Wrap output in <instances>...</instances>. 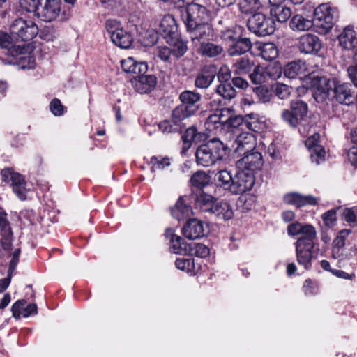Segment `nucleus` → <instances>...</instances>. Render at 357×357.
Segmentation results:
<instances>
[{
    "label": "nucleus",
    "mask_w": 357,
    "mask_h": 357,
    "mask_svg": "<svg viewBox=\"0 0 357 357\" xmlns=\"http://www.w3.org/2000/svg\"><path fill=\"white\" fill-rule=\"evenodd\" d=\"M226 146L218 139H213L200 145L196 151V162L202 167H211L225 155Z\"/></svg>",
    "instance_id": "f257e3e1"
},
{
    "label": "nucleus",
    "mask_w": 357,
    "mask_h": 357,
    "mask_svg": "<svg viewBox=\"0 0 357 357\" xmlns=\"http://www.w3.org/2000/svg\"><path fill=\"white\" fill-rule=\"evenodd\" d=\"M179 99L181 104L176 107V116H183L185 119L194 116L199 109L201 95L195 91L186 90L181 93Z\"/></svg>",
    "instance_id": "f03ea898"
},
{
    "label": "nucleus",
    "mask_w": 357,
    "mask_h": 357,
    "mask_svg": "<svg viewBox=\"0 0 357 357\" xmlns=\"http://www.w3.org/2000/svg\"><path fill=\"white\" fill-rule=\"evenodd\" d=\"M313 30L319 34L327 33L333 25V9L328 3H323L314 11Z\"/></svg>",
    "instance_id": "7ed1b4c3"
},
{
    "label": "nucleus",
    "mask_w": 357,
    "mask_h": 357,
    "mask_svg": "<svg viewBox=\"0 0 357 357\" xmlns=\"http://www.w3.org/2000/svg\"><path fill=\"white\" fill-rule=\"evenodd\" d=\"M105 29L111 41L121 49L129 48L132 42L133 37L131 33L125 30L121 24L116 20H108L105 23Z\"/></svg>",
    "instance_id": "20e7f679"
},
{
    "label": "nucleus",
    "mask_w": 357,
    "mask_h": 357,
    "mask_svg": "<svg viewBox=\"0 0 357 357\" xmlns=\"http://www.w3.org/2000/svg\"><path fill=\"white\" fill-rule=\"evenodd\" d=\"M9 31L13 37L22 41H26L36 36L38 33V28L33 21L19 17L10 22Z\"/></svg>",
    "instance_id": "39448f33"
},
{
    "label": "nucleus",
    "mask_w": 357,
    "mask_h": 357,
    "mask_svg": "<svg viewBox=\"0 0 357 357\" xmlns=\"http://www.w3.org/2000/svg\"><path fill=\"white\" fill-rule=\"evenodd\" d=\"M249 30L259 36H265L274 33L275 24L273 19L261 13L254 14L248 21Z\"/></svg>",
    "instance_id": "423d86ee"
},
{
    "label": "nucleus",
    "mask_w": 357,
    "mask_h": 357,
    "mask_svg": "<svg viewBox=\"0 0 357 357\" xmlns=\"http://www.w3.org/2000/svg\"><path fill=\"white\" fill-rule=\"evenodd\" d=\"M2 180L10 184L13 192L21 200L26 199L27 189L26 182L22 175L13 172L10 169H4L1 171Z\"/></svg>",
    "instance_id": "0eeeda50"
},
{
    "label": "nucleus",
    "mask_w": 357,
    "mask_h": 357,
    "mask_svg": "<svg viewBox=\"0 0 357 357\" xmlns=\"http://www.w3.org/2000/svg\"><path fill=\"white\" fill-rule=\"evenodd\" d=\"M254 184L255 176L252 172L238 169L231 183L230 192L233 194H243L250 190Z\"/></svg>",
    "instance_id": "6e6552de"
},
{
    "label": "nucleus",
    "mask_w": 357,
    "mask_h": 357,
    "mask_svg": "<svg viewBox=\"0 0 357 357\" xmlns=\"http://www.w3.org/2000/svg\"><path fill=\"white\" fill-rule=\"evenodd\" d=\"M333 86V81L326 77L314 76L310 81L313 96L319 102H323L328 98Z\"/></svg>",
    "instance_id": "1a4fd4ad"
},
{
    "label": "nucleus",
    "mask_w": 357,
    "mask_h": 357,
    "mask_svg": "<svg viewBox=\"0 0 357 357\" xmlns=\"http://www.w3.org/2000/svg\"><path fill=\"white\" fill-rule=\"evenodd\" d=\"M338 40L342 48L354 52L353 59L357 64V27L346 26L338 36Z\"/></svg>",
    "instance_id": "9d476101"
},
{
    "label": "nucleus",
    "mask_w": 357,
    "mask_h": 357,
    "mask_svg": "<svg viewBox=\"0 0 357 357\" xmlns=\"http://www.w3.org/2000/svg\"><path fill=\"white\" fill-rule=\"evenodd\" d=\"M6 217V213L0 207V231L1 236L0 257L3 255L2 250L8 252L10 251L13 248V231Z\"/></svg>",
    "instance_id": "9b49d317"
},
{
    "label": "nucleus",
    "mask_w": 357,
    "mask_h": 357,
    "mask_svg": "<svg viewBox=\"0 0 357 357\" xmlns=\"http://www.w3.org/2000/svg\"><path fill=\"white\" fill-rule=\"evenodd\" d=\"M333 98L340 104L349 105L354 101V91L349 83H340L333 80Z\"/></svg>",
    "instance_id": "f8f14e48"
},
{
    "label": "nucleus",
    "mask_w": 357,
    "mask_h": 357,
    "mask_svg": "<svg viewBox=\"0 0 357 357\" xmlns=\"http://www.w3.org/2000/svg\"><path fill=\"white\" fill-rule=\"evenodd\" d=\"M243 157L236 162L238 169L251 171L252 173L255 170L261 169L263 165V159L259 152L252 150L250 152L243 153Z\"/></svg>",
    "instance_id": "ddd939ff"
},
{
    "label": "nucleus",
    "mask_w": 357,
    "mask_h": 357,
    "mask_svg": "<svg viewBox=\"0 0 357 357\" xmlns=\"http://www.w3.org/2000/svg\"><path fill=\"white\" fill-rule=\"evenodd\" d=\"M131 83L139 93H149L155 88L157 77L153 75H140L132 79Z\"/></svg>",
    "instance_id": "4468645a"
},
{
    "label": "nucleus",
    "mask_w": 357,
    "mask_h": 357,
    "mask_svg": "<svg viewBox=\"0 0 357 357\" xmlns=\"http://www.w3.org/2000/svg\"><path fill=\"white\" fill-rule=\"evenodd\" d=\"M255 145V135L248 132H242L237 135L231 147L235 152L241 153L252 151Z\"/></svg>",
    "instance_id": "2eb2a0df"
},
{
    "label": "nucleus",
    "mask_w": 357,
    "mask_h": 357,
    "mask_svg": "<svg viewBox=\"0 0 357 357\" xmlns=\"http://www.w3.org/2000/svg\"><path fill=\"white\" fill-rule=\"evenodd\" d=\"M61 0H46L44 6L38 12V17L45 22L55 20L61 11Z\"/></svg>",
    "instance_id": "dca6fc26"
},
{
    "label": "nucleus",
    "mask_w": 357,
    "mask_h": 357,
    "mask_svg": "<svg viewBox=\"0 0 357 357\" xmlns=\"http://www.w3.org/2000/svg\"><path fill=\"white\" fill-rule=\"evenodd\" d=\"M295 245L298 263L305 269H309L311 267L312 250L314 244L304 243L303 240H297Z\"/></svg>",
    "instance_id": "f3484780"
},
{
    "label": "nucleus",
    "mask_w": 357,
    "mask_h": 357,
    "mask_svg": "<svg viewBox=\"0 0 357 357\" xmlns=\"http://www.w3.org/2000/svg\"><path fill=\"white\" fill-rule=\"evenodd\" d=\"M182 232L183 236L190 240H196L205 235L204 222L197 218L190 219L184 225Z\"/></svg>",
    "instance_id": "a211bd4d"
},
{
    "label": "nucleus",
    "mask_w": 357,
    "mask_h": 357,
    "mask_svg": "<svg viewBox=\"0 0 357 357\" xmlns=\"http://www.w3.org/2000/svg\"><path fill=\"white\" fill-rule=\"evenodd\" d=\"M298 48L305 54H316L321 50V43L317 36L305 34L300 38Z\"/></svg>",
    "instance_id": "6ab92c4d"
},
{
    "label": "nucleus",
    "mask_w": 357,
    "mask_h": 357,
    "mask_svg": "<svg viewBox=\"0 0 357 357\" xmlns=\"http://www.w3.org/2000/svg\"><path fill=\"white\" fill-rule=\"evenodd\" d=\"M217 114L220 119V124L227 126L230 130L228 134L231 135V132H235V130L242 123L241 116H232V111L228 108H222L216 109Z\"/></svg>",
    "instance_id": "aec40b11"
},
{
    "label": "nucleus",
    "mask_w": 357,
    "mask_h": 357,
    "mask_svg": "<svg viewBox=\"0 0 357 357\" xmlns=\"http://www.w3.org/2000/svg\"><path fill=\"white\" fill-rule=\"evenodd\" d=\"M165 236L169 240L170 250L175 254H186L188 250V245L184 240L174 234V230L172 228H167L165 230Z\"/></svg>",
    "instance_id": "412c9836"
},
{
    "label": "nucleus",
    "mask_w": 357,
    "mask_h": 357,
    "mask_svg": "<svg viewBox=\"0 0 357 357\" xmlns=\"http://www.w3.org/2000/svg\"><path fill=\"white\" fill-rule=\"evenodd\" d=\"M185 119L183 116H176L175 110L172 112L171 120H164L158 124L159 130L163 133H172L180 132L183 128V121Z\"/></svg>",
    "instance_id": "4be33fe9"
},
{
    "label": "nucleus",
    "mask_w": 357,
    "mask_h": 357,
    "mask_svg": "<svg viewBox=\"0 0 357 357\" xmlns=\"http://www.w3.org/2000/svg\"><path fill=\"white\" fill-rule=\"evenodd\" d=\"M216 74L217 70L215 66H205L198 74L195 79V86L201 89L208 87L213 82Z\"/></svg>",
    "instance_id": "5701e85b"
},
{
    "label": "nucleus",
    "mask_w": 357,
    "mask_h": 357,
    "mask_svg": "<svg viewBox=\"0 0 357 357\" xmlns=\"http://www.w3.org/2000/svg\"><path fill=\"white\" fill-rule=\"evenodd\" d=\"M25 300H18L12 306L13 316L19 318L22 314L24 317L37 314V306L36 304L26 305Z\"/></svg>",
    "instance_id": "b1692460"
},
{
    "label": "nucleus",
    "mask_w": 357,
    "mask_h": 357,
    "mask_svg": "<svg viewBox=\"0 0 357 357\" xmlns=\"http://www.w3.org/2000/svg\"><path fill=\"white\" fill-rule=\"evenodd\" d=\"M284 202L287 204L301 207L305 205L317 204V199L312 196H303L296 192L287 193L284 196Z\"/></svg>",
    "instance_id": "393cba45"
},
{
    "label": "nucleus",
    "mask_w": 357,
    "mask_h": 357,
    "mask_svg": "<svg viewBox=\"0 0 357 357\" xmlns=\"http://www.w3.org/2000/svg\"><path fill=\"white\" fill-rule=\"evenodd\" d=\"M192 213L191 206L185 202L183 197H180L171 208L172 216L178 221L189 218Z\"/></svg>",
    "instance_id": "a878e982"
},
{
    "label": "nucleus",
    "mask_w": 357,
    "mask_h": 357,
    "mask_svg": "<svg viewBox=\"0 0 357 357\" xmlns=\"http://www.w3.org/2000/svg\"><path fill=\"white\" fill-rule=\"evenodd\" d=\"M255 49L257 54L268 61L274 60L278 55V48L273 43H257L255 45Z\"/></svg>",
    "instance_id": "bb28decb"
},
{
    "label": "nucleus",
    "mask_w": 357,
    "mask_h": 357,
    "mask_svg": "<svg viewBox=\"0 0 357 357\" xmlns=\"http://www.w3.org/2000/svg\"><path fill=\"white\" fill-rule=\"evenodd\" d=\"M176 30L177 26L173 16L171 15L164 16L160 24V32L164 37H169L170 40H173L176 36Z\"/></svg>",
    "instance_id": "cd10ccee"
},
{
    "label": "nucleus",
    "mask_w": 357,
    "mask_h": 357,
    "mask_svg": "<svg viewBox=\"0 0 357 357\" xmlns=\"http://www.w3.org/2000/svg\"><path fill=\"white\" fill-rule=\"evenodd\" d=\"M195 0H192L190 2H172L176 4L178 7H182L185 5L188 6V10L193 14L196 18L200 22H206L208 18V13L206 8L198 3H193Z\"/></svg>",
    "instance_id": "c85d7f7f"
},
{
    "label": "nucleus",
    "mask_w": 357,
    "mask_h": 357,
    "mask_svg": "<svg viewBox=\"0 0 357 357\" xmlns=\"http://www.w3.org/2000/svg\"><path fill=\"white\" fill-rule=\"evenodd\" d=\"M121 68L126 73L137 75L146 71L147 64L145 62H137L132 57H128L121 61Z\"/></svg>",
    "instance_id": "c756f323"
},
{
    "label": "nucleus",
    "mask_w": 357,
    "mask_h": 357,
    "mask_svg": "<svg viewBox=\"0 0 357 357\" xmlns=\"http://www.w3.org/2000/svg\"><path fill=\"white\" fill-rule=\"evenodd\" d=\"M223 47L218 44L210 42H201L198 52L203 56L215 58L223 53Z\"/></svg>",
    "instance_id": "7c9ffc66"
},
{
    "label": "nucleus",
    "mask_w": 357,
    "mask_h": 357,
    "mask_svg": "<svg viewBox=\"0 0 357 357\" xmlns=\"http://www.w3.org/2000/svg\"><path fill=\"white\" fill-rule=\"evenodd\" d=\"M351 232L350 229H344L340 231L333 241L332 256L333 258H339L342 253L341 249L345 245V241L349 234Z\"/></svg>",
    "instance_id": "2f4dec72"
},
{
    "label": "nucleus",
    "mask_w": 357,
    "mask_h": 357,
    "mask_svg": "<svg viewBox=\"0 0 357 357\" xmlns=\"http://www.w3.org/2000/svg\"><path fill=\"white\" fill-rule=\"evenodd\" d=\"M255 66L253 59L243 56L236 60L233 65V68L235 74L243 75L250 73Z\"/></svg>",
    "instance_id": "473e14b6"
},
{
    "label": "nucleus",
    "mask_w": 357,
    "mask_h": 357,
    "mask_svg": "<svg viewBox=\"0 0 357 357\" xmlns=\"http://www.w3.org/2000/svg\"><path fill=\"white\" fill-rule=\"evenodd\" d=\"M212 213L218 218L222 220H230L234 216V211L231 206L225 202H217L211 210Z\"/></svg>",
    "instance_id": "72a5a7b5"
},
{
    "label": "nucleus",
    "mask_w": 357,
    "mask_h": 357,
    "mask_svg": "<svg viewBox=\"0 0 357 357\" xmlns=\"http://www.w3.org/2000/svg\"><path fill=\"white\" fill-rule=\"evenodd\" d=\"M251 42L248 38H241L234 42L229 48L228 54L231 56H238L248 52Z\"/></svg>",
    "instance_id": "f704fd0d"
},
{
    "label": "nucleus",
    "mask_w": 357,
    "mask_h": 357,
    "mask_svg": "<svg viewBox=\"0 0 357 357\" xmlns=\"http://www.w3.org/2000/svg\"><path fill=\"white\" fill-rule=\"evenodd\" d=\"M261 122L259 115L256 113H250L242 118V123L239 124L241 128H246L254 132H258L261 129Z\"/></svg>",
    "instance_id": "c9c22d12"
},
{
    "label": "nucleus",
    "mask_w": 357,
    "mask_h": 357,
    "mask_svg": "<svg viewBox=\"0 0 357 357\" xmlns=\"http://www.w3.org/2000/svg\"><path fill=\"white\" fill-rule=\"evenodd\" d=\"M270 13L273 21L277 20L280 23L287 22L291 15V10L281 4L271 6Z\"/></svg>",
    "instance_id": "e433bc0d"
},
{
    "label": "nucleus",
    "mask_w": 357,
    "mask_h": 357,
    "mask_svg": "<svg viewBox=\"0 0 357 357\" xmlns=\"http://www.w3.org/2000/svg\"><path fill=\"white\" fill-rule=\"evenodd\" d=\"M289 26L293 31H305L312 28L313 23L301 15H296L291 18Z\"/></svg>",
    "instance_id": "4c0bfd02"
},
{
    "label": "nucleus",
    "mask_w": 357,
    "mask_h": 357,
    "mask_svg": "<svg viewBox=\"0 0 357 357\" xmlns=\"http://www.w3.org/2000/svg\"><path fill=\"white\" fill-rule=\"evenodd\" d=\"M307 110V105L301 100H294L291 102L290 111L301 124L305 120Z\"/></svg>",
    "instance_id": "58836bf2"
},
{
    "label": "nucleus",
    "mask_w": 357,
    "mask_h": 357,
    "mask_svg": "<svg viewBox=\"0 0 357 357\" xmlns=\"http://www.w3.org/2000/svg\"><path fill=\"white\" fill-rule=\"evenodd\" d=\"M262 5L259 0H240L238 8L242 13L254 15L257 13Z\"/></svg>",
    "instance_id": "ea45409f"
},
{
    "label": "nucleus",
    "mask_w": 357,
    "mask_h": 357,
    "mask_svg": "<svg viewBox=\"0 0 357 357\" xmlns=\"http://www.w3.org/2000/svg\"><path fill=\"white\" fill-rule=\"evenodd\" d=\"M215 204L214 197L210 195L202 192L197 196L195 204L202 211L211 212Z\"/></svg>",
    "instance_id": "a19ab883"
},
{
    "label": "nucleus",
    "mask_w": 357,
    "mask_h": 357,
    "mask_svg": "<svg viewBox=\"0 0 357 357\" xmlns=\"http://www.w3.org/2000/svg\"><path fill=\"white\" fill-rule=\"evenodd\" d=\"M305 70V68L303 63L301 61H294L285 66L284 68V74L285 77L293 79L296 76L303 74Z\"/></svg>",
    "instance_id": "79ce46f5"
},
{
    "label": "nucleus",
    "mask_w": 357,
    "mask_h": 357,
    "mask_svg": "<svg viewBox=\"0 0 357 357\" xmlns=\"http://www.w3.org/2000/svg\"><path fill=\"white\" fill-rule=\"evenodd\" d=\"M184 143L190 146L192 142H200L205 139V135L202 132H198L197 128L194 126L188 128L182 137Z\"/></svg>",
    "instance_id": "37998d69"
},
{
    "label": "nucleus",
    "mask_w": 357,
    "mask_h": 357,
    "mask_svg": "<svg viewBox=\"0 0 357 357\" xmlns=\"http://www.w3.org/2000/svg\"><path fill=\"white\" fill-rule=\"evenodd\" d=\"M211 31V26L206 22H202L197 28L192 31V40L195 45H197V43L199 42L202 39H204L206 36H208Z\"/></svg>",
    "instance_id": "c03bdc74"
},
{
    "label": "nucleus",
    "mask_w": 357,
    "mask_h": 357,
    "mask_svg": "<svg viewBox=\"0 0 357 357\" xmlns=\"http://www.w3.org/2000/svg\"><path fill=\"white\" fill-rule=\"evenodd\" d=\"M253 71L250 73L249 77L252 83L256 85H261L268 82L264 67L257 65L253 68Z\"/></svg>",
    "instance_id": "a18cd8bd"
},
{
    "label": "nucleus",
    "mask_w": 357,
    "mask_h": 357,
    "mask_svg": "<svg viewBox=\"0 0 357 357\" xmlns=\"http://www.w3.org/2000/svg\"><path fill=\"white\" fill-rule=\"evenodd\" d=\"M175 266L178 269L190 274H195L196 272L195 259L192 258H178L175 261Z\"/></svg>",
    "instance_id": "49530a36"
},
{
    "label": "nucleus",
    "mask_w": 357,
    "mask_h": 357,
    "mask_svg": "<svg viewBox=\"0 0 357 357\" xmlns=\"http://www.w3.org/2000/svg\"><path fill=\"white\" fill-rule=\"evenodd\" d=\"M298 240H303L304 243L314 244L317 232L315 228L311 225H304Z\"/></svg>",
    "instance_id": "de8ad7c7"
},
{
    "label": "nucleus",
    "mask_w": 357,
    "mask_h": 357,
    "mask_svg": "<svg viewBox=\"0 0 357 357\" xmlns=\"http://www.w3.org/2000/svg\"><path fill=\"white\" fill-rule=\"evenodd\" d=\"M215 178L220 186L230 191L231 183L234 180L230 172L227 169H222L215 174Z\"/></svg>",
    "instance_id": "09e8293b"
},
{
    "label": "nucleus",
    "mask_w": 357,
    "mask_h": 357,
    "mask_svg": "<svg viewBox=\"0 0 357 357\" xmlns=\"http://www.w3.org/2000/svg\"><path fill=\"white\" fill-rule=\"evenodd\" d=\"M216 93L227 100H231L236 96V90L227 82L220 83L216 89Z\"/></svg>",
    "instance_id": "8fccbe9b"
},
{
    "label": "nucleus",
    "mask_w": 357,
    "mask_h": 357,
    "mask_svg": "<svg viewBox=\"0 0 357 357\" xmlns=\"http://www.w3.org/2000/svg\"><path fill=\"white\" fill-rule=\"evenodd\" d=\"M190 182L193 186L202 188L209 183V176L204 172L198 171L192 176Z\"/></svg>",
    "instance_id": "3c124183"
},
{
    "label": "nucleus",
    "mask_w": 357,
    "mask_h": 357,
    "mask_svg": "<svg viewBox=\"0 0 357 357\" xmlns=\"http://www.w3.org/2000/svg\"><path fill=\"white\" fill-rule=\"evenodd\" d=\"M23 50L24 48L20 47V45H13L11 41L10 46L6 47L3 51L6 54L13 58L12 59L8 61V63H15V61H14V59H15L16 61H18V58L23 54Z\"/></svg>",
    "instance_id": "603ef678"
},
{
    "label": "nucleus",
    "mask_w": 357,
    "mask_h": 357,
    "mask_svg": "<svg viewBox=\"0 0 357 357\" xmlns=\"http://www.w3.org/2000/svg\"><path fill=\"white\" fill-rule=\"evenodd\" d=\"M267 80H276L282 76V69L281 66L277 64H271L264 67Z\"/></svg>",
    "instance_id": "864d4df0"
},
{
    "label": "nucleus",
    "mask_w": 357,
    "mask_h": 357,
    "mask_svg": "<svg viewBox=\"0 0 357 357\" xmlns=\"http://www.w3.org/2000/svg\"><path fill=\"white\" fill-rule=\"evenodd\" d=\"M167 43H170L169 40H167ZM171 43H174V46L171 48L172 50V55L176 57H180L183 56L187 51V45L182 40H180L178 38L174 36L173 40H171Z\"/></svg>",
    "instance_id": "5fc2aeb1"
},
{
    "label": "nucleus",
    "mask_w": 357,
    "mask_h": 357,
    "mask_svg": "<svg viewBox=\"0 0 357 357\" xmlns=\"http://www.w3.org/2000/svg\"><path fill=\"white\" fill-rule=\"evenodd\" d=\"M183 22L186 26L187 30L190 33L194 31L195 29L202 23V22H200L196 18L188 9L185 15L183 16Z\"/></svg>",
    "instance_id": "6e6d98bb"
},
{
    "label": "nucleus",
    "mask_w": 357,
    "mask_h": 357,
    "mask_svg": "<svg viewBox=\"0 0 357 357\" xmlns=\"http://www.w3.org/2000/svg\"><path fill=\"white\" fill-rule=\"evenodd\" d=\"M150 164L151 165V170H161L165 167L169 166L170 162L168 158H162L160 156H153L151 158Z\"/></svg>",
    "instance_id": "4d7b16f0"
},
{
    "label": "nucleus",
    "mask_w": 357,
    "mask_h": 357,
    "mask_svg": "<svg viewBox=\"0 0 357 357\" xmlns=\"http://www.w3.org/2000/svg\"><path fill=\"white\" fill-rule=\"evenodd\" d=\"M274 92L280 99H287L291 95V88L284 84L276 83L274 87Z\"/></svg>",
    "instance_id": "13d9d810"
},
{
    "label": "nucleus",
    "mask_w": 357,
    "mask_h": 357,
    "mask_svg": "<svg viewBox=\"0 0 357 357\" xmlns=\"http://www.w3.org/2000/svg\"><path fill=\"white\" fill-rule=\"evenodd\" d=\"M340 208L331 209L322 215V220L324 225L328 227H332L335 225L337 220V211Z\"/></svg>",
    "instance_id": "bf43d9fd"
},
{
    "label": "nucleus",
    "mask_w": 357,
    "mask_h": 357,
    "mask_svg": "<svg viewBox=\"0 0 357 357\" xmlns=\"http://www.w3.org/2000/svg\"><path fill=\"white\" fill-rule=\"evenodd\" d=\"M310 153L312 161L317 165L324 160L326 152L322 146H315L310 151Z\"/></svg>",
    "instance_id": "052dcab7"
},
{
    "label": "nucleus",
    "mask_w": 357,
    "mask_h": 357,
    "mask_svg": "<svg viewBox=\"0 0 357 357\" xmlns=\"http://www.w3.org/2000/svg\"><path fill=\"white\" fill-rule=\"evenodd\" d=\"M254 92L259 100L264 103L268 102L272 98L271 92L264 86L256 87Z\"/></svg>",
    "instance_id": "680f3d73"
},
{
    "label": "nucleus",
    "mask_w": 357,
    "mask_h": 357,
    "mask_svg": "<svg viewBox=\"0 0 357 357\" xmlns=\"http://www.w3.org/2000/svg\"><path fill=\"white\" fill-rule=\"evenodd\" d=\"M50 109L56 116H62L65 113L66 108L58 98H54L50 104Z\"/></svg>",
    "instance_id": "e2e57ef3"
},
{
    "label": "nucleus",
    "mask_w": 357,
    "mask_h": 357,
    "mask_svg": "<svg viewBox=\"0 0 357 357\" xmlns=\"http://www.w3.org/2000/svg\"><path fill=\"white\" fill-rule=\"evenodd\" d=\"M281 119L292 128H296L301 124L296 117L294 116L290 109H284L281 113Z\"/></svg>",
    "instance_id": "0e129e2a"
},
{
    "label": "nucleus",
    "mask_w": 357,
    "mask_h": 357,
    "mask_svg": "<svg viewBox=\"0 0 357 357\" xmlns=\"http://www.w3.org/2000/svg\"><path fill=\"white\" fill-rule=\"evenodd\" d=\"M188 252H190L191 255L204 258L208 255L209 249L204 244L197 243L194 245L193 248H189Z\"/></svg>",
    "instance_id": "69168bd1"
},
{
    "label": "nucleus",
    "mask_w": 357,
    "mask_h": 357,
    "mask_svg": "<svg viewBox=\"0 0 357 357\" xmlns=\"http://www.w3.org/2000/svg\"><path fill=\"white\" fill-rule=\"evenodd\" d=\"M17 61L22 68H33L36 64L35 59L30 54H22Z\"/></svg>",
    "instance_id": "338daca9"
},
{
    "label": "nucleus",
    "mask_w": 357,
    "mask_h": 357,
    "mask_svg": "<svg viewBox=\"0 0 357 357\" xmlns=\"http://www.w3.org/2000/svg\"><path fill=\"white\" fill-rule=\"evenodd\" d=\"M303 289L305 294L307 296L317 294L319 291L318 285L313 282L310 279L305 281Z\"/></svg>",
    "instance_id": "774afa93"
}]
</instances>
